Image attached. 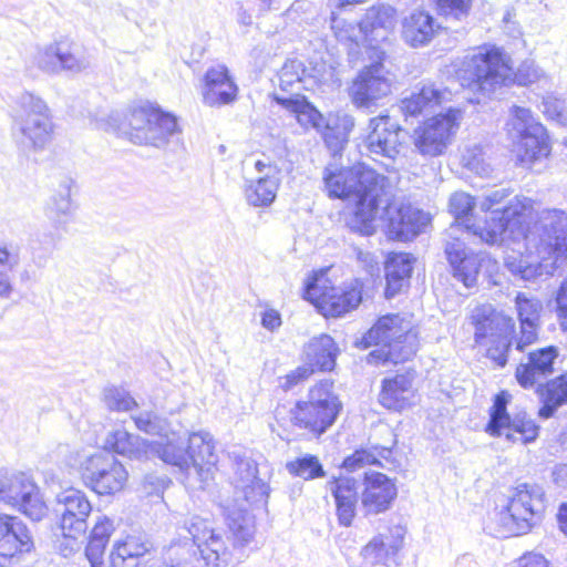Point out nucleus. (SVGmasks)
<instances>
[{"instance_id":"1","label":"nucleus","mask_w":567,"mask_h":567,"mask_svg":"<svg viewBox=\"0 0 567 567\" xmlns=\"http://www.w3.org/2000/svg\"><path fill=\"white\" fill-rule=\"evenodd\" d=\"M225 520L234 544L214 520L192 515L178 527V537L163 549L161 567H231L240 561L239 547L250 543L255 534L254 517L243 508L225 512Z\"/></svg>"},{"instance_id":"2","label":"nucleus","mask_w":567,"mask_h":567,"mask_svg":"<svg viewBox=\"0 0 567 567\" xmlns=\"http://www.w3.org/2000/svg\"><path fill=\"white\" fill-rule=\"evenodd\" d=\"M516 239L525 243L530 256L522 254L507 255L504 259L506 269L524 281H536L553 277L567 260V214L561 209H544L532 227L516 228Z\"/></svg>"},{"instance_id":"3","label":"nucleus","mask_w":567,"mask_h":567,"mask_svg":"<svg viewBox=\"0 0 567 567\" xmlns=\"http://www.w3.org/2000/svg\"><path fill=\"white\" fill-rule=\"evenodd\" d=\"M456 74L463 86L483 94L512 83L530 85L545 75L533 60L523 61L514 72L509 56L495 45H483L465 55Z\"/></svg>"},{"instance_id":"4","label":"nucleus","mask_w":567,"mask_h":567,"mask_svg":"<svg viewBox=\"0 0 567 567\" xmlns=\"http://www.w3.org/2000/svg\"><path fill=\"white\" fill-rule=\"evenodd\" d=\"M12 118L13 138L22 153L41 152L52 142L55 126L51 110L41 96L29 91L18 94Z\"/></svg>"},{"instance_id":"5","label":"nucleus","mask_w":567,"mask_h":567,"mask_svg":"<svg viewBox=\"0 0 567 567\" xmlns=\"http://www.w3.org/2000/svg\"><path fill=\"white\" fill-rule=\"evenodd\" d=\"M361 344L364 348L381 346L380 350L370 352L369 362H404L417 351V332L411 320L400 315H386L362 337Z\"/></svg>"},{"instance_id":"6","label":"nucleus","mask_w":567,"mask_h":567,"mask_svg":"<svg viewBox=\"0 0 567 567\" xmlns=\"http://www.w3.org/2000/svg\"><path fill=\"white\" fill-rule=\"evenodd\" d=\"M546 509L544 488L534 483L514 487L498 513V522L512 534H526L543 519Z\"/></svg>"},{"instance_id":"7","label":"nucleus","mask_w":567,"mask_h":567,"mask_svg":"<svg viewBox=\"0 0 567 567\" xmlns=\"http://www.w3.org/2000/svg\"><path fill=\"white\" fill-rule=\"evenodd\" d=\"M505 188L495 189L486 194L478 204L483 212H491V217L483 228H475L474 236L488 245L503 243L506 239H516V228L522 226L524 205L518 199L511 200L507 205L498 206L508 196Z\"/></svg>"},{"instance_id":"8","label":"nucleus","mask_w":567,"mask_h":567,"mask_svg":"<svg viewBox=\"0 0 567 567\" xmlns=\"http://www.w3.org/2000/svg\"><path fill=\"white\" fill-rule=\"evenodd\" d=\"M126 121L122 131L132 143L138 145L159 148L181 133L174 115L150 104L132 109Z\"/></svg>"},{"instance_id":"9","label":"nucleus","mask_w":567,"mask_h":567,"mask_svg":"<svg viewBox=\"0 0 567 567\" xmlns=\"http://www.w3.org/2000/svg\"><path fill=\"white\" fill-rule=\"evenodd\" d=\"M326 188L330 197L355 200L360 195L368 193L378 195L383 187L390 185L388 177L377 173L363 163H357L351 167H327L323 175Z\"/></svg>"},{"instance_id":"10","label":"nucleus","mask_w":567,"mask_h":567,"mask_svg":"<svg viewBox=\"0 0 567 567\" xmlns=\"http://www.w3.org/2000/svg\"><path fill=\"white\" fill-rule=\"evenodd\" d=\"M303 298L312 302L324 317H341L361 303V285L355 280L349 287L329 286V279L320 274L308 279Z\"/></svg>"},{"instance_id":"11","label":"nucleus","mask_w":567,"mask_h":567,"mask_svg":"<svg viewBox=\"0 0 567 567\" xmlns=\"http://www.w3.org/2000/svg\"><path fill=\"white\" fill-rule=\"evenodd\" d=\"M79 472L85 485L99 495H113L123 489L128 473L110 452L85 455L79 462Z\"/></svg>"},{"instance_id":"12","label":"nucleus","mask_w":567,"mask_h":567,"mask_svg":"<svg viewBox=\"0 0 567 567\" xmlns=\"http://www.w3.org/2000/svg\"><path fill=\"white\" fill-rule=\"evenodd\" d=\"M0 502L18 509L33 522H40L48 514L40 487L25 473H0Z\"/></svg>"},{"instance_id":"13","label":"nucleus","mask_w":567,"mask_h":567,"mask_svg":"<svg viewBox=\"0 0 567 567\" xmlns=\"http://www.w3.org/2000/svg\"><path fill=\"white\" fill-rule=\"evenodd\" d=\"M405 137V131L389 114H380L370 118L368 135L363 145L373 161H388L386 169H393V164L400 155Z\"/></svg>"},{"instance_id":"14","label":"nucleus","mask_w":567,"mask_h":567,"mask_svg":"<svg viewBox=\"0 0 567 567\" xmlns=\"http://www.w3.org/2000/svg\"><path fill=\"white\" fill-rule=\"evenodd\" d=\"M328 380L316 384L309 392L308 402H298L290 410L295 425H332L341 410V403L331 392Z\"/></svg>"},{"instance_id":"15","label":"nucleus","mask_w":567,"mask_h":567,"mask_svg":"<svg viewBox=\"0 0 567 567\" xmlns=\"http://www.w3.org/2000/svg\"><path fill=\"white\" fill-rule=\"evenodd\" d=\"M460 117L458 110L449 109L445 114L426 120L413 133V144L416 151L429 157L442 155L457 130Z\"/></svg>"},{"instance_id":"16","label":"nucleus","mask_w":567,"mask_h":567,"mask_svg":"<svg viewBox=\"0 0 567 567\" xmlns=\"http://www.w3.org/2000/svg\"><path fill=\"white\" fill-rule=\"evenodd\" d=\"M383 202L380 218L386 221L389 234L398 240L406 241L419 235L427 224V216L420 209L394 198L390 184V194Z\"/></svg>"},{"instance_id":"17","label":"nucleus","mask_w":567,"mask_h":567,"mask_svg":"<svg viewBox=\"0 0 567 567\" xmlns=\"http://www.w3.org/2000/svg\"><path fill=\"white\" fill-rule=\"evenodd\" d=\"M55 512L60 516V528L65 538L75 540L86 533L92 505L84 492L68 488L58 494Z\"/></svg>"},{"instance_id":"18","label":"nucleus","mask_w":567,"mask_h":567,"mask_svg":"<svg viewBox=\"0 0 567 567\" xmlns=\"http://www.w3.org/2000/svg\"><path fill=\"white\" fill-rule=\"evenodd\" d=\"M235 471L234 484L240 489L244 498L254 505L266 504L269 497V486L258 477L257 463L243 447H233L228 451Z\"/></svg>"},{"instance_id":"19","label":"nucleus","mask_w":567,"mask_h":567,"mask_svg":"<svg viewBox=\"0 0 567 567\" xmlns=\"http://www.w3.org/2000/svg\"><path fill=\"white\" fill-rule=\"evenodd\" d=\"M254 168L258 176L244 179L245 199L252 207H269L275 202L281 184V169L269 158L257 159Z\"/></svg>"},{"instance_id":"20","label":"nucleus","mask_w":567,"mask_h":567,"mask_svg":"<svg viewBox=\"0 0 567 567\" xmlns=\"http://www.w3.org/2000/svg\"><path fill=\"white\" fill-rule=\"evenodd\" d=\"M392 79L380 62L365 66L350 87V96L358 107L369 109L391 93Z\"/></svg>"},{"instance_id":"21","label":"nucleus","mask_w":567,"mask_h":567,"mask_svg":"<svg viewBox=\"0 0 567 567\" xmlns=\"http://www.w3.org/2000/svg\"><path fill=\"white\" fill-rule=\"evenodd\" d=\"M338 349L334 340L328 334H321L310 340L305 349L307 362L286 375L284 389L289 390L299 382L308 379L316 369L330 371L336 364Z\"/></svg>"},{"instance_id":"22","label":"nucleus","mask_w":567,"mask_h":567,"mask_svg":"<svg viewBox=\"0 0 567 567\" xmlns=\"http://www.w3.org/2000/svg\"><path fill=\"white\" fill-rule=\"evenodd\" d=\"M159 432L151 439L150 455L158 456L166 464L177 467L179 471L189 468V453H187L188 431L184 427H152Z\"/></svg>"},{"instance_id":"23","label":"nucleus","mask_w":567,"mask_h":567,"mask_svg":"<svg viewBox=\"0 0 567 567\" xmlns=\"http://www.w3.org/2000/svg\"><path fill=\"white\" fill-rule=\"evenodd\" d=\"M404 542V530L400 526L379 533L360 550L362 563L359 567L386 566L392 560Z\"/></svg>"},{"instance_id":"24","label":"nucleus","mask_w":567,"mask_h":567,"mask_svg":"<svg viewBox=\"0 0 567 567\" xmlns=\"http://www.w3.org/2000/svg\"><path fill=\"white\" fill-rule=\"evenodd\" d=\"M32 537L27 525L17 516L0 515V566L18 554L30 553Z\"/></svg>"},{"instance_id":"25","label":"nucleus","mask_w":567,"mask_h":567,"mask_svg":"<svg viewBox=\"0 0 567 567\" xmlns=\"http://www.w3.org/2000/svg\"><path fill=\"white\" fill-rule=\"evenodd\" d=\"M390 194V185L388 187H383V192L379 193L377 196L374 194L368 193L365 195H360L358 199L353 200L355 203L354 209L347 214L344 217L346 226L352 231L358 233L363 236H370L374 233V220L381 215V208L383 202H386V196Z\"/></svg>"},{"instance_id":"26","label":"nucleus","mask_w":567,"mask_h":567,"mask_svg":"<svg viewBox=\"0 0 567 567\" xmlns=\"http://www.w3.org/2000/svg\"><path fill=\"white\" fill-rule=\"evenodd\" d=\"M515 308L519 320L520 331L514 338L515 349L524 352L527 347L538 339L539 319L543 310L540 300L518 292L515 297Z\"/></svg>"},{"instance_id":"27","label":"nucleus","mask_w":567,"mask_h":567,"mask_svg":"<svg viewBox=\"0 0 567 567\" xmlns=\"http://www.w3.org/2000/svg\"><path fill=\"white\" fill-rule=\"evenodd\" d=\"M204 82L202 95L205 105L219 107L236 101L238 86L225 65L208 69Z\"/></svg>"},{"instance_id":"28","label":"nucleus","mask_w":567,"mask_h":567,"mask_svg":"<svg viewBox=\"0 0 567 567\" xmlns=\"http://www.w3.org/2000/svg\"><path fill=\"white\" fill-rule=\"evenodd\" d=\"M558 358V349L554 346L529 351L526 361L516 368V380L525 389L533 388L542 379L554 372V363Z\"/></svg>"},{"instance_id":"29","label":"nucleus","mask_w":567,"mask_h":567,"mask_svg":"<svg viewBox=\"0 0 567 567\" xmlns=\"http://www.w3.org/2000/svg\"><path fill=\"white\" fill-rule=\"evenodd\" d=\"M471 322L475 327L474 338L477 344L507 336L513 327L512 318L497 312L491 305L476 307L472 311Z\"/></svg>"},{"instance_id":"30","label":"nucleus","mask_w":567,"mask_h":567,"mask_svg":"<svg viewBox=\"0 0 567 567\" xmlns=\"http://www.w3.org/2000/svg\"><path fill=\"white\" fill-rule=\"evenodd\" d=\"M445 255L454 277L465 287H474L481 268L480 255L467 251L464 240L460 238L446 243Z\"/></svg>"},{"instance_id":"31","label":"nucleus","mask_w":567,"mask_h":567,"mask_svg":"<svg viewBox=\"0 0 567 567\" xmlns=\"http://www.w3.org/2000/svg\"><path fill=\"white\" fill-rule=\"evenodd\" d=\"M362 493V506L367 514H379L389 509L396 497L395 484L383 473H367Z\"/></svg>"},{"instance_id":"32","label":"nucleus","mask_w":567,"mask_h":567,"mask_svg":"<svg viewBox=\"0 0 567 567\" xmlns=\"http://www.w3.org/2000/svg\"><path fill=\"white\" fill-rule=\"evenodd\" d=\"M274 100L291 112L303 128L312 127L318 132L330 130V124L326 123L322 114L299 93H293L290 96L274 94Z\"/></svg>"},{"instance_id":"33","label":"nucleus","mask_w":567,"mask_h":567,"mask_svg":"<svg viewBox=\"0 0 567 567\" xmlns=\"http://www.w3.org/2000/svg\"><path fill=\"white\" fill-rule=\"evenodd\" d=\"M412 382L413 375L409 372L385 379L379 396L380 403L389 410L396 411L409 406L415 399Z\"/></svg>"},{"instance_id":"34","label":"nucleus","mask_w":567,"mask_h":567,"mask_svg":"<svg viewBox=\"0 0 567 567\" xmlns=\"http://www.w3.org/2000/svg\"><path fill=\"white\" fill-rule=\"evenodd\" d=\"M415 259L411 254L393 252L385 262V297L391 299L409 286Z\"/></svg>"},{"instance_id":"35","label":"nucleus","mask_w":567,"mask_h":567,"mask_svg":"<svg viewBox=\"0 0 567 567\" xmlns=\"http://www.w3.org/2000/svg\"><path fill=\"white\" fill-rule=\"evenodd\" d=\"M446 91H442L434 83H422L415 86L410 96L401 101L400 109L405 115L416 116L433 111L444 100Z\"/></svg>"},{"instance_id":"36","label":"nucleus","mask_w":567,"mask_h":567,"mask_svg":"<svg viewBox=\"0 0 567 567\" xmlns=\"http://www.w3.org/2000/svg\"><path fill=\"white\" fill-rule=\"evenodd\" d=\"M151 548L141 535H127L124 539L117 540L109 555V567H138L140 559Z\"/></svg>"},{"instance_id":"37","label":"nucleus","mask_w":567,"mask_h":567,"mask_svg":"<svg viewBox=\"0 0 567 567\" xmlns=\"http://www.w3.org/2000/svg\"><path fill=\"white\" fill-rule=\"evenodd\" d=\"M329 484L336 501L339 523L343 526H350L355 516L357 482L354 478L339 477L333 478Z\"/></svg>"},{"instance_id":"38","label":"nucleus","mask_w":567,"mask_h":567,"mask_svg":"<svg viewBox=\"0 0 567 567\" xmlns=\"http://www.w3.org/2000/svg\"><path fill=\"white\" fill-rule=\"evenodd\" d=\"M150 447V439L130 433L125 427L111 432L105 440V449L130 458L148 457Z\"/></svg>"},{"instance_id":"39","label":"nucleus","mask_w":567,"mask_h":567,"mask_svg":"<svg viewBox=\"0 0 567 567\" xmlns=\"http://www.w3.org/2000/svg\"><path fill=\"white\" fill-rule=\"evenodd\" d=\"M73 184L72 178L63 177L47 203L45 215L56 226L66 224L74 213L75 207L71 199Z\"/></svg>"},{"instance_id":"40","label":"nucleus","mask_w":567,"mask_h":567,"mask_svg":"<svg viewBox=\"0 0 567 567\" xmlns=\"http://www.w3.org/2000/svg\"><path fill=\"white\" fill-rule=\"evenodd\" d=\"M432 16L423 11L411 13L403 20L402 37L408 44L417 48L427 44L435 34Z\"/></svg>"},{"instance_id":"41","label":"nucleus","mask_w":567,"mask_h":567,"mask_svg":"<svg viewBox=\"0 0 567 567\" xmlns=\"http://www.w3.org/2000/svg\"><path fill=\"white\" fill-rule=\"evenodd\" d=\"M522 163H532L548 156L550 146L543 125L532 126V132L513 143Z\"/></svg>"},{"instance_id":"42","label":"nucleus","mask_w":567,"mask_h":567,"mask_svg":"<svg viewBox=\"0 0 567 567\" xmlns=\"http://www.w3.org/2000/svg\"><path fill=\"white\" fill-rule=\"evenodd\" d=\"M538 393L543 402L538 414L543 419H548L559 406L567 404V372L542 384Z\"/></svg>"},{"instance_id":"43","label":"nucleus","mask_w":567,"mask_h":567,"mask_svg":"<svg viewBox=\"0 0 567 567\" xmlns=\"http://www.w3.org/2000/svg\"><path fill=\"white\" fill-rule=\"evenodd\" d=\"M279 87L285 91H299L308 89L307 84L312 76L308 73L302 61L291 59L285 62L279 74Z\"/></svg>"},{"instance_id":"44","label":"nucleus","mask_w":567,"mask_h":567,"mask_svg":"<svg viewBox=\"0 0 567 567\" xmlns=\"http://www.w3.org/2000/svg\"><path fill=\"white\" fill-rule=\"evenodd\" d=\"M187 447L190 463H217L213 436L206 431L188 432Z\"/></svg>"},{"instance_id":"45","label":"nucleus","mask_w":567,"mask_h":567,"mask_svg":"<svg viewBox=\"0 0 567 567\" xmlns=\"http://www.w3.org/2000/svg\"><path fill=\"white\" fill-rule=\"evenodd\" d=\"M475 206L474 198L464 192H456L450 198V212L460 223V226L462 225L465 228L464 233L467 236L474 235L475 228H483V226L471 223L472 212Z\"/></svg>"},{"instance_id":"46","label":"nucleus","mask_w":567,"mask_h":567,"mask_svg":"<svg viewBox=\"0 0 567 567\" xmlns=\"http://www.w3.org/2000/svg\"><path fill=\"white\" fill-rule=\"evenodd\" d=\"M286 470L290 475L301 477L306 481L326 476L322 464L319 462V458L312 454H305L293 461L287 462Z\"/></svg>"},{"instance_id":"47","label":"nucleus","mask_w":567,"mask_h":567,"mask_svg":"<svg viewBox=\"0 0 567 567\" xmlns=\"http://www.w3.org/2000/svg\"><path fill=\"white\" fill-rule=\"evenodd\" d=\"M540 125L542 124L534 118L530 110L522 106H513L512 117L506 124V130L508 136L514 143L517 140L530 133L532 126Z\"/></svg>"},{"instance_id":"48","label":"nucleus","mask_w":567,"mask_h":567,"mask_svg":"<svg viewBox=\"0 0 567 567\" xmlns=\"http://www.w3.org/2000/svg\"><path fill=\"white\" fill-rule=\"evenodd\" d=\"M102 400L109 410L116 412H128L137 406L135 399L123 386H105L102 391Z\"/></svg>"},{"instance_id":"49","label":"nucleus","mask_w":567,"mask_h":567,"mask_svg":"<svg viewBox=\"0 0 567 567\" xmlns=\"http://www.w3.org/2000/svg\"><path fill=\"white\" fill-rule=\"evenodd\" d=\"M539 427H484V432L491 437L502 439L507 444L520 442L527 444L536 440Z\"/></svg>"},{"instance_id":"50","label":"nucleus","mask_w":567,"mask_h":567,"mask_svg":"<svg viewBox=\"0 0 567 567\" xmlns=\"http://www.w3.org/2000/svg\"><path fill=\"white\" fill-rule=\"evenodd\" d=\"M394 16L395 11L390 6L371 7L361 22V28L364 31H373L379 28L390 29L394 24Z\"/></svg>"},{"instance_id":"51","label":"nucleus","mask_w":567,"mask_h":567,"mask_svg":"<svg viewBox=\"0 0 567 567\" xmlns=\"http://www.w3.org/2000/svg\"><path fill=\"white\" fill-rule=\"evenodd\" d=\"M461 164L478 176H487L492 172L491 165L485 161L482 147L477 144L463 148Z\"/></svg>"},{"instance_id":"52","label":"nucleus","mask_w":567,"mask_h":567,"mask_svg":"<svg viewBox=\"0 0 567 567\" xmlns=\"http://www.w3.org/2000/svg\"><path fill=\"white\" fill-rule=\"evenodd\" d=\"M58 74L68 72L78 74L90 68V61L84 55H76L66 43H59Z\"/></svg>"},{"instance_id":"53","label":"nucleus","mask_w":567,"mask_h":567,"mask_svg":"<svg viewBox=\"0 0 567 567\" xmlns=\"http://www.w3.org/2000/svg\"><path fill=\"white\" fill-rule=\"evenodd\" d=\"M59 43L53 42L39 48L32 56L33 64L44 73L58 74Z\"/></svg>"},{"instance_id":"54","label":"nucleus","mask_w":567,"mask_h":567,"mask_svg":"<svg viewBox=\"0 0 567 567\" xmlns=\"http://www.w3.org/2000/svg\"><path fill=\"white\" fill-rule=\"evenodd\" d=\"M542 112L550 121L559 125H567V111L565 101L553 95L547 94L543 96Z\"/></svg>"},{"instance_id":"55","label":"nucleus","mask_w":567,"mask_h":567,"mask_svg":"<svg viewBox=\"0 0 567 567\" xmlns=\"http://www.w3.org/2000/svg\"><path fill=\"white\" fill-rule=\"evenodd\" d=\"M337 121V125L342 128V132H339L337 136H332V128L330 127L329 131L324 130L323 133L326 143L333 148H339L344 142H347L349 133L355 125L353 116L348 114L338 116Z\"/></svg>"},{"instance_id":"56","label":"nucleus","mask_w":567,"mask_h":567,"mask_svg":"<svg viewBox=\"0 0 567 567\" xmlns=\"http://www.w3.org/2000/svg\"><path fill=\"white\" fill-rule=\"evenodd\" d=\"M216 471V463L207 462V463H190L189 468L181 471L186 474L187 478L196 477L200 483L199 488H205L210 481L214 480V474Z\"/></svg>"},{"instance_id":"57","label":"nucleus","mask_w":567,"mask_h":567,"mask_svg":"<svg viewBox=\"0 0 567 567\" xmlns=\"http://www.w3.org/2000/svg\"><path fill=\"white\" fill-rule=\"evenodd\" d=\"M488 342L491 346L487 348V357L498 367H504L507 363L512 342L507 339V336L489 340Z\"/></svg>"},{"instance_id":"58","label":"nucleus","mask_w":567,"mask_h":567,"mask_svg":"<svg viewBox=\"0 0 567 567\" xmlns=\"http://www.w3.org/2000/svg\"><path fill=\"white\" fill-rule=\"evenodd\" d=\"M378 463L377 455L369 450L359 449L354 453L344 458L342 467L348 472H354L364 465Z\"/></svg>"},{"instance_id":"59","label":"nucleus","mask_w":567,"mask_h":567,"mask_svg":"<svg viewBox=\"0 0 567 567\" xmlns=\"http://www.w3.org/2000/svg\"><path fill=\"white\" fill-rule=\"evenodd\" d=\"M441 10L447 18L462 20L468 14L471 0H437Z\"/></svg>"},{"instance_id":"60","label":"nucleus","mask_w":567,"mask_h":567,"mask_svg":"<svg viewBox=\"0 0 567 567\" xmlns=\"http://www.w3.org/2000/svg\"><path fill=\"white\" fill-rule=\"evenodd\" d=\"M507 399L503 392L497 394L491 409V419L486 425H511L509 416L506 412Z\"/></svg>"},{"instance_id":"61","label":"nucleus","mask_w":567,"mask_h":567,"mask_svg":"<svg viewBox=\"0 0 567 567\" xmlns=\"http://www.w3.org/2000/svg\"><path fill=\"white\" fill-rule=\"evenodd\" d=\"M555 302L559 326L564 332H567V275L556 292Z\"/></svg>"},{"instance_id":"62","label":"nucleus","mask_w":567,"mask_h":567,"mask_svg":"<svg viewBox=\"0 0 567 567\" xmlns=\"http://www.w3.org/2000/svg\"><path fill=\"white\" fill-rule=\"evenodd\" d=\"M106 543L102 540L89 539L85 548V556L90 561L91 567H109V561L103 559Z\"/></svg>"},{"instance_id":"63","label":"nucleus","mask_w":567,"mask_h":567,"mask_svg":"<svg viewBox=\"0 0 567 567\" xmlns=\"http://www.w3.org/2000/svg\"><path fill=\"white\" fill-rule=\"evenodd\" d=\"M114 530L113 522L107 517H101L95 523L90 538L94 540H102L107 544L111 534Z\"/></svg>"},{"instance_id":"64","label":"nucleus","mask_w":567,"mask_h":567,"mask_svg":"<svg viewBox=\"0 0 567 567\" xmlns=\"http://www.w3.org/2000/svg\"><path fill=\"white\" fill-rule=\"evenodd\" d=\"M512 567H550V565L543 555L530 551L516 559Z\"/></svg>"}]
</instances>
